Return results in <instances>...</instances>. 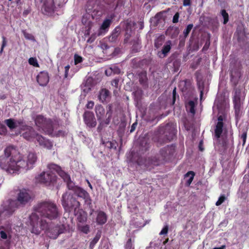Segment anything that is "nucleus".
<instances>
[{
  "label": "nucleus",
  "mask_w": 249,
  "mask_h": 249,
  "mask_svg": "<svg viewBox=\"0 0 249 249\" xmlns=\"http://www.w3.org/2000/svg\"><path fill=\"white\" fill-rule=\"evenodd\" d=\"M223 123L217 122L214 130L215 136L219 138L223 131Z\"/></svg>",
  "instance_id": "nucleus-24"
},
{
  "label": "nucleus",
  "mask_w": 249,
  "mask_h": 249,
  "mask_svg": "<svg viewBox=\"0 0 249 249\" xmlns=\"http://www.w3.org/2000/svg\"><path fill=\"white\" fill-rule=\"evenodd\" d=\"M247 138V134L246 133H243L241 136V138L243 140V144H244L246 142V140Z\"/></svg>",
  "instance_id": "nucleus-53"
},
{
  "label": "nucleus",
  "mask_w": 249,
  "mask_h": 249,
  "mask_svg": "<svg viewBox=\"0 0 249 249\" xmlns=\"http://www.w3.org/2000/svg\"><path fill=\"white\" fill-rule=\"evenodd\" d=\"M168 229H169V227H168V225H165L163 228L162 229V230L160 232V235H164V234H167V233H168Z\"/></svg>",
  "instance_id": "nucleus-43"
},
{
  "label": "nucleus",
  "mask_w": 249,
  "mask_h": 249,
  "mask_svg": "<svg viewBox=\"0 0 249 249\" xmlns=\"http://www.w3.org/2000/svg\"><path fill=\"white\" fill-rule=\"evenodd\" d=\"M6 133V128L5 126L0 122V134L3 135Z\"/></svg>",
  "instance_id": "nucleus-41"
},
{
  "label": "nucleus",
  "mask_w": 249,
  "mask_h": 249,
  "mask_svg": "<svg viewBox=\"0 0 249 249\" xmlns=\"http://www.w3.org/2000/svg\"><path fill=\"white\" fill-rule=\"evenodd\" d=\"M130 36V35H128V34L125 35V38L124 39V43H126L128 42V41L129 39Z\"/></svg>",
  "instance_id": "nucleus-57"
},
{
  "label": "nucleus",
  "mask_w": 249,
  "mask_h": 249,
  "mask_svg": "<svg viewBox=\"0 0 249 249\" xmlns=\"http://www.w3.org/2000/svg\"><path fill=\"white\" fill-rule=\"evenodd\" d=\"M233 103L234 104H242L239 92L236 91L235 95L234 97Z\"/></svg>",
  "instance_id": "nucleus-37"
},
{
  "label": "nucleus",
  "mask_w": 249,
  "mask_h": 249,
  "mask_svg": "<svg viewBox=\"0 0 249 249\" xmlns=\"http://www.w3.org/2000/svg\"><path fill=\"white\" fill-rule=\"evenodd\" d=\"M125 249H134V248L132 247V244L131 239H129L128 240L125 245Z\"/></svg>",
  "instance_id": "nucleus-44"
},
{
  "label": "nucleus",
  "mask_w": 249,
  "mask_h": 249,
  "mask_svg": "<svg viewBox=\"0 0 249 249\" xmlns=\"http://www.w3.org/2000/svg\"><path fill=\"white\" fill-rule=\"evenodd\" d=\"M195 176V173L193 171H189L185 175V178L188 179L186 180V184L189 186L192 183Z\"/></svg>",
  "instance_id": "nucleus-27"
},
{
  "label": "nucleus",
  "mask_w": 249,
  "mask_h": 249,
  "mask_svg": "<svg viewBox=\"0 0 249 249\" xmlns=\"http://www.w3.org/2000/svg\"><path fill=\"white\" fill-rule=\"evenodd\" d=\"M164 41V38L161 36L158 38L155 42V46L157 48H159L162 45Z\"/></svg>",
  "instance_id": "nucleus-31"
},
{
  "label": "nucleus",
  "mask_w": 249,
  "mask_h": 249,
  "mask_svg": "<svg viewBox=\"0 0 249 249\" xmlns=\"http://www.w3.org/2000/svg\"><path fill=\"white\" fill-rule=\"evenodd\" d=\"M22 32L26 39L33 41H36L35 37L32 34L27 33L25 30H23Z\"/></svg>",
  "instance_id": "nucleus-32"
},
{
  "label": "nucleus",
  "mask_w": 249,
  "mask_h": 249,
  "mask_svg": "<svg viewBox=\"0 0 249 249\" xmlns=\"http://www.w3.org/2000/svg\"><path fill=\"white\" fill-rule=\"evenodd\" d=\"M75 193L78 196L82 198H86L88 196L87 192L81 188H78Z\"/></svg>",
  "instance_id": "nucleus-29"
},
{
  "label": "nucleus",
  "mask_w": 249,
  "mask_h": 249,
  "mask_svg": "<svg viewBox=\"0 0 249 249\" xmlns=\"http://www.w3.org/2000/svg\"><path fill=\"white\" fill-rule=\"evenodd\" d=\"M37 159L34 152H29L26 156H23L14 147L9 146L5 149L4 154L0 156V166L9 171H27L33 167Z\"/></svg>",
  "instance_id": "nucleus-1"
},
{
  "label": "nucleus",
  "mask_w": 249,
  "mask_h": 249,
  "mask_svg": "<svg viewBox=\"0 0 249 249\" xmlns=\"http://www.w3.org/2000/svg\"><path fill=\"white\" fill-rule=\"evenodd\" d=\"M48 168L50 170H54L56 172L59 176L62 178L64 181L67 184L69 189H71L73 187V183L71 181L70 176L65 172L62 170L61 167L57 164L54 163H50L47 166Z\"/></svg>",
  "instance_id": "nucleus-7"
},
{
  "label": "nucleus",
  "mask_w": 249,
  "mask_h": 249,
  "mask_svg": "<svg viewBox=\"0 0 249 249\" xmlns=\"http://www.w3.org/2000/svg\"><path fill=\"white\" fill-rule=\"evenodd\" d=\"M91 81V79L87 80L86 83L83 84L82 87V90L85 93H88L91 89L92 86L90 85Z\"/></svg>",
  "instance_id": "nucleus-26"
},
{
  "label": "nucleus",
  "mask_w": 249,
  "mask_h": 249,
  "mask_svg": "<svg viewBox=\"0 0 249 249\" xmlns=\"http://www.w3.org/2000/svg\"><path fill=\"white\" fill-rule=\"evenodd\" d=\"M0 237L2 239H5L7 238V234L6 233L3 231H1L0 232Z\"/></svg>",
  "instance_id": "nucleus-52"
},
{
  "label": "nucleus",
  "mask_w": 249,
  "mask_h": 249,
  "mask_svg": "<svg viewBox=\"0 0 249 249\" xmlns=\"http://www.w3.org/2000/svg\"><path fill=\"white\" fill-rule=\"evenodd\" d=\"M191 4V0H184L183 5L184 6H189Z\"/></svg>",
  "instance_id": "nucleus-55"
},
{
  "label": "nucleus",
  "mask_w": 249,
  "mask_h": 249,
  "mask_svg": "<svg viewBox=\"0 0 249 249\" xmlns=\"http://www.w3.org/2000/svg\"><path fill=\"white\" fill-rule=\"evenodd\" d=\"M36 134H38L35 132L32 127L28 126L26 131L22 134V136L27 140L33 141L36 138Z\"/></svg>",
  "instance_id": "nucleus-18"
},
{
  "label": "nucleus",
  "mask_w": 249,
  "mask_h": 249,
  "mask_svg": "<svg viewBox=\"0 0 249 249\" xmlns=\"http://www.w3.org/2000/svg\"><path fill=\"white\" fill-rule=\"evenodd\" d=\"M50 1L51 3L49 6H48L47 3H45L44 6V10L48 11V12L53 11L54 9V4L52 0Z\"/></svg>",
  "instance_id": "nucleus-35"
},
{
  "label": "nucleus",
  "mask_w": 249,
  "mask_h": 249,
  "mask_svg": "<svg viewBox=\"0 0 249 249\" xmlns=\"http://www.w3.org/2000/svg\"><path fill=\"white\" fill-rule=\"evenodd\" d=\"M44 218L41 217L36 211L30 216V223L31 226V231L36 234H39L43 230L49 228V222Z\"/></svg>",
  "instance_id": "nucleus-3"
},
{
  "label": "nucleus",
  "mask_w": 249,
  "mask_h": 249,
  "mask_svg": "<svg viewBox=\"0 0 249 249\" xmlns=\"http://www.w3.org/2000/svg\"><path fill=\"white\" fill-rule=\"evenodd\" d=\"M18 206L17 205V202L16 200H11L9 202V204L7 206L8 207L5 208L2 212V213L4 215H10L15 211V208L18 207ZM5 207H7V205H5Z\"/></svg>",
  "instance_id": "nucleus-17"
},
{
  "label": "nucleus",
  "mask_w": 249,
  "mask_h": 249,
  "mask_svg": "<svg viewBox=\"0 0 249 249\" xmlns=\"http://www.w3.org/2000/svg\"><path fill=\"white\" fill-rule=\"evenodd\" d=\"M109 95V91L107 89H103L100 90L98 98L102 102H103L106 100Z\"/></svg>",
  "instance_id": "nucleus-23"
},
{
  "label": "nucleus",
  "mask_w": 249,
  "mask_h": 249,
  "mask_svg": "<svg viewBox=\"0 0 249 249\" xmlns=\"http://www.w3.org/2000/svg\"><path fill=\"white\" fill-rule=\"evenodd\" d=\"M62 204L66 210L73 208L75 212L78 209L80 206V202L67 193L64 194L62 196Z\"/></svg>",
  "instance_id": "nucleus-6"
},
{
  "label": "nucleus",
  "mask_w": 249,
  "mask_h": 249,
  "mask_svg": "<svg viewBox=\"0 0 249 249\" xmlns=\"http://www.w3.org/2000/svg\"><path fill=\"white\" fill-rule=\"evenodd\" d=\"M193 27V24H190L187 26L186 28L184 30L183 34L185 38H186L188 36L190 32L191 31Z\"/></svg>",
  "instance_id": "nucleus-34"
},
{
  "label": "nucleus",
  "mask_w": 249,
  "mask_h": 249,
  "mask_svg": "<svg viewBox=\"0 0 249 249\" xmlns=\"http://www.w3.org/2000/svg\"><path fill=\"white\" fill-rule=\"evenodd\" d=\"M140 81L141 83H144L145 82L144 79H142V78H140Z\"/></svg>",
  "instance_id": "nucleus-61"
},
{
  "label": "nucleus",
  "mask_w": 249,
  "mask_h": 249,
  "mask_svg": "<svg viewBox=\"0 0 249 249\" xmlns=\"http://www.w3.org/2000/svg\"><path fill=\"white\" fill-rule=\"evenodd\" d=\"M78 229L81 232L87 234L89 231V227L88 225L77 223Z\"/></svg>",
  "instance_id": "nucleus-25"
},
{
  "label": "nucleus",
  "mask_w": 249,
  "mask_h": 249,
  "mask_svg": "<svg viewBox=\"0 0 249 249\" xmlns=\"http://www.w3.org/2000/svg\"><path fill=\"white\" fill-rule=\"evenodd\" d=\"M147 162V163H146V165H149L150 164H152L154 165H157L159 164L158 162V161H157L156 160H148Z\"/></svg>",
  "instance_id": "nucleus-45"
},
{
  "label": "nucleus",
  "mask_w": 249,
  "mask_h": 249,
  "mask_svg": "<svg viewBox=\"0 0 249 249\" xmlns=\"http://www.w3.org/2000/svg\"><path fill=\"white\" fill-rule=\"evenodd\" d=\"M179 17V13L178 12L176 13L173 17V22L174 23L178 22Z\"/></svg>",
  "instance_id": "nucleus-46"
},
{
  "label": "nucleus",
  "mask_w": 249,
  "mask_h": 249,
  "mask_svg": "<svg viewBox=\"0 0 249 249\" xmlns=\"http://www.w3.org/2000/svg\"><path fill=\"white\" fill-rule=\"evenodd\" d=\"M101 233L100 232H97L95 237L93 238V239L91 241L90 243L89 247L91 249H92L93 248L94 245L99 241Z\"/></svg>",
  "instance_id": "nucleus-30"
},
{
  "label": "nucleus",
  "mask_w": 249,
  "mask_h": 249,
  "mask_svg": "<svg viewBox=\"0 0 249 249\" xmlns=\"http://www.w3.org/2000/svg\"><path fill=\"white\" fill-rule=\"evenodd\" d=\"M242 104H234L235 113L236 116L239 115L240 112V108Z\"/></svg>",
  "instance_id": "nucleus-38"
},
{
  "label": "nucleus",
  "mask_w": 249,
  "mask_h": 249,
  "mask_svg": "<svg viewBox=\"0 0 249 249\" xmlns=\"http://www.w3.org/2000/svg\"><path fill=\"white\" fill-rule=\"evenodd\" d=\"M175 135V132H174V131H173L170 134L168 138H167V141H170L174 139Z\"/></svg>",
  "instance_id": "nucleus-50"
},
{
  "label": "nucleus",
  "mask_w": 249,
  "mask_h": 249,
  "mask_svg": "<svg viewBox=\"0 0 249 249\" xmlns=\"http://www.w3.org/2000/svg\"><path fill=\"white\" fill-rule=\"evenodd\" d=\"M85 124L89 127H94L96 125V121L93 112L87 111L83 115Z\"/></svg>",
  "instance_id": "nucleus-11"
},
{
  "label": "nucleus",
  "mask_w": 249,
  "mask_h": 249,
  "mask_svg": "<svg viewBox=\"0 0 249 249\" xmlns=\"http://www.w3.org/2000/svg\"><path fill=\"white\" fill-rule=\"evenodd\" d=\"M221 14L224 18L223 23L226 24L229 21V15L224 9L221 11Z\"/></svg>",
  "instance_id": "nucleus-33"
},
{
  "label": "nucleus",
  "mask_w": 249,
  "mask_h": 249,
  "mask_svg": "<svg viewBox=\"0 0 249 249\" xmlns=\"http://www.w3.org/2000/svg\"><path fill=\"white\" fill-rule=\"evenodd\" d=\"M118 84V80L116 79H114L111 82V85L112 86L117 88Z\"/></svg>",
  "instance_id": "nucleus-54"
},
{
  "label": "nucleus",
  "mask_w": 249,
  "mask_h": 249,
  "mask_svg": "<svg viewBox=\"0 0 249 249\" xmlns=\"http://www.w3.org/2000/svg\"><path fill=\"white\" fill-rule=\"evenodd\" d=\"M5 123L10 129H15L22 124L21 121H15L12 119L5 120Z\"/></svg>",
  "instance_id": "nucleus-19"
},
{
  "label": "nucleus",
  "mask_w": 249,
  "mask_h": 249,
  "mask_svg": "<svg viewBox=\"0 0 249 249\" xmlns=\"http://www.w3.org/2000/svg\"><path fill=\"white\" fill-rule=\"evenodd\" d=\"M176 94V88H175L173 91V104H174V103L175 102Z\"/></svg>",
  "instance_id": "nucleus-56"
},
{
  "label": "nucleus",
  "mask_w": 249,
  "mask_h": 249,
  "mask_svg": "<svg viewBox=\"0 0 249 249\" xmlns=\"http://www.w3.org/2000/svg\"><path fill=\"white\" fill-rule=\"evenodd\" d=\"M110 23L111 20L110 19H107L104 20L100 29L98 30L97 36H99L102 35L104 33V31L109 27Z\"/></svg>",
  "instance_id": "nucleus-21"
},
{
  "label": "nucleus",
  "mask_w": 249,
  "mask_h": 249,
  "mask_svg": "<svg viewBox=\"0 0 249 249\" xmlns=\"http://www.w3.org/2000/svg\"><path fill=\"white\" fill-rule=\"evenodd\" d=\"M63 232V230L59 227H55L53 230L48 231V236L53 239H56L58 235Z\"/></svg>",
  "instance_id": "nucleus-20"
},
{
  "label": "nucleus",
  "mask_w": 249,
  "mask_h": 249,
  "mask_svg": "<svg viewBox=\"0 0 249 249\" xmlns=\"http://www.w3.org/2000/svg\"><path fill=\"white\" fill-rule=\"evenodd\" d=\"M70 68V66L69 65H68L65 67V75H64L65 78L68 77V72H69Z\"/></svg>",
  "instance_id": "nucleus-48"
},
{
  "label": "nucleus",
  "mask_w": 249,
  "mask_h": 249,
  "mask_svg": "<svg viewBox=\"0 0 249 249\" xmlns=\"http://www.w3.org/2000/svg\"><path fill=\"white\" fill-rule=\"evenodd\" d=\"M82 61V57L77 54L74 55V62L75 64H77Z\"/></svg>",
  "instance_id": "nucleus-42"
},
{
  "label": "nucleus",
  "mask_w": 249,
  "mask_h": 249,
  "mask_svg": "<svg viewBox=\"0 0 249 249\" xmlns=\"http://www.w3.org/2000/svg\"><path fill=\"white\" fill-rule=\"evenodd\" d=\"M226 199V197L224 195L221 196L218 200L216 201L215 205L216 206L220 205Z\"/></svg>",
  "instance_id": "nucleus-39"
},
{
  "label": "nucleus",
  "mask_w": 249,
  "mask_h": 249,
  "mask_svg": "<svg viewBox=\"0 0 249 249\" xmlns=\"http://www.w3.org/2000/svg\"><path fill=\"white\" fill-rule=\"evenodd\" d=\"M31 194L29 191L22 189L19 191L18 195L17 201L22 205H24L31 200Z\"/></svg>",
  "instance_id": "nucleus-9"
},
{
  "label": "nucleus",
  "mask_w": 249,
  "mask_h": 249,
  "mask_svg": "<svg viewBox=\"0 0 249 249\" xmlns=\"http://www.w3.org/2000/svg\"><path fill=\"white\" fill-rule=\"evenodd\" d=\"M2 42L1 49L0 50V53H2L4 48L7 45V40H6V37L5 36H3L2 37Z\"/></svg>",
  "instance_id": "nucleus-40"
},
{
  "label": "nucleus",
  "mask_w": 249,
  "mask_h": 249,
  "mask_svg": "<svg viewBox=\"0 0 249 249\" xmlns=\"http://www.w3.org/2000/svg\"><path fill=\"white\" fill-rule=\"evenodd\" d=\"M102 143L103 144L105 145V146L109 148V149H116V143L114 142H110L107 141L104 142L103 140L102 141Z\"/></svg>",
  "instance_id": "nucleus-28"
},
{
  "label": "nucleus",
  "mask_w": 249,
  "mask_h": 249,
  "mask_svg": "<svg viewBox=\"0 0 249 249\" xmlns=\"http://www.w3.org/2000/svg\"><path fill=\"white\" fill-rule=\"evenodd\" d=\"M202 96V91H201V94H200V98H201Z\"/></svg>",
  "instance_id": "nucleus-64"
},
{
  "label": "nucleus",
  "mask_w": 249,
  "mask_h": 249,
  "mask_svg": "<svg viewBox=\"0 0 249 249\" xmlns=\"http://www.w3.org/2000/svg\"><path fill=\"white\" fill-rule=\"evenodd\" d=\"M35 123L37 126L42 128L43 130L49 133H52L53 128L52 122L50 119L46 120L42 115H37L35 119Z\"/></svg>",
  "instance_id": "nucleus-8"
},
{
  "label": "nucleus",
  "mask_w": 249,
  "mask_h": 249,
  "mask_svg": "<svg viewBox=\"0 0 249 249\" xmlns=\"http://www.w3.org/2000/svg\"><path fill=\"white\" fill-rule=\"evenodd\" d=\"M94 103L93 101H89L86 105V107L88 109H92L94 106Z\"/></svg>",
  "instance_id": "nucleus-47"
},
{
  "label": "nucleus",
  "mask_w": 249,
  "mask_h": 249,
  "mask_svg": "<svg viewBox=\"0 0 249 249\" xmlns=\"http://www.w3.org/2000/svg\"><path fill=\"white\" fill-rule=\"evenodd\" d=\"M28 61L30 65H33V66L36 67H38L39 66L38 64L37 63V61L36 58L31 57L29 58Z\"/></svg>",
  "instance_id": "nucleus-36"
},
{
  "label": "nucleus",
  "mask_w": 249,
  "mask_h": 249,
  "mask_svg": "<svg viewBox=\"0 0 249 249\" xmlns=\"http://www.w3.org/2000/svg\"><path fill=\"white\" fill-rule=\"evenodd\" d=\"M218 122H221V123H223L222 122V121H223V118H222V117L221 116H219L218 118Z\"/></svg>",
  "instance_id": "nucleus-60"
},
{
  "label": "nucleus",
  "mask_w": 249,
  "mask_h": 249,
  "mask_svg": "<svg viewBox=\"0 0 249 249\" xmlns=\"http://www.w3.org/2000/svg\"><path fill=\"white\" fill-rule=\"evenodd\" d=\"M226 248L225 245H222L221 247L219 248H214L213 249H225Z\"/></svg>",
  "instance_id": "nucleus-59"
},
{
  "label": "nucleus",
  "mask_w": 249,
  "mask_h": 249,
  "mask_svg": "<svg viewBox=\"0 0 249 249\" xmlns=\"http://www.w3.org/2000/svg\"><path fill=\"white\" fill-rule=\"evenodd\" d=\"M171 44L172 43L170 40H168L167 42H166L162 50L158 52V56L160 58L165 57L167 56V54L170 51V50L171 49Z\"/></svg>",
  "instance_id": "nucleus-15"
},
{
  "label": "nucleus",
  "mask_w": 249,
  "mask_h": 249,
  "mask_svg": "<svg viewBox=\"0 0 249 249\" xmlns=\"http://www.w3.org/2000/svg\"><path fill=\"white\" fill-rule=\"evenodd\" d=\"M74 214L76 216L77 223L84 224L87 220V214L82 209H78L74 212Z\"/></svg>",
  "instance_id": "nucleus-16"
},
{
  "label": "nucleus",
  "mask_w": 249,
  "mask_h": 249,
  "mask_svg": "<svg viewBox=\"0 0 249 249\" xmlns=\"http://www.w3.org/2000/svg\"><path fill=\"white\" fill-rule=\"evenodd\" d=\"M175 152V148L174 146H167V147H165L161 149L160 151V155H161V158H159L157 160L160 161L165 160L166 159H168L170 157V156L172 155Z\"/></svg>",
  "instance_id": "nucleus-10"
},
{
  "label": "nucleus",
  "mask_w": 249,
  "mask_h": 249,
  "mask_svg": "<svg viewBox=\"0 0 249 249\" xmlns=\"http://www.w3.org/2000/svg\"><path fill=\"white\" fill-rule=\"evenodd\" d=\"M50 170L43 172L36 177L37 182L44 184L46 186L53 185L56 181V177L53 171Z\"/></svg>",
  "instance_id": "nucleus-5"
},
{
  "label": "nucleus",
  "mask_w": 249,
  "mask_h": 249,
  "mask_svg": "<svg viewBox=\"0 0 249 249\" xmlns=\"http://www.w3.org/2000/svg\"><path fill=\"white\" fill-rule=\"evenodd\" d=\"M121 32V28L119 26L116 27L112 32L111 35L108 37V40L112 43L117 42L120 37Z\"/></svg>",
  "instance_id": "nucleus-14"
},
{
  "label": "nucleus",
  "mask_w": 249,
  "mask_h": 249,
  "mask_svg": "<svg viewBox=\"0 0 249 249\" xmlns=\"http://www.w3.org/2000/svg\"><path fill=\"white\" fill-rule=\"evenodd\" d=\"M95 111L97 119L100 122L99 126L109 124L112 114L111 105L108 106L107 112L101 105H96L95 107ZM99 127L98 129L99 128Z\"/></svg>",
  "instance_id": "nucleus-4"
},
{
  "label": "nucleus",
  "mask_w": 249,
  "mask_h": 249,
  "mask_svg": "<svg viewBox=\"0 0 249 249\" xmlns=\"http://www.w3.org/2000/svg\"><path fill=\"white\" fill-rule=\"evenodd\" d=\"M107 220V215L103 212H100L98 213L96 221L98 224H105Z\"/></svg>",
  "instance_id": "nucleus-22"
},
{
  "label": "nucleus",
  "mask_w": 249,
  "mask_h": 249,
  "mask_svg": "<svg viewBox=\"0 0 249 249\" xmlns=\"http://www.w3.org/2000/svg\"><path fill=\"white\" fill-rule=\"evenodd\" d=\"M135 45H136V47L137 48L136 51H138V50H139L141 48L140 43V41L139 40H138L136 42V44H134V43L133 44V47H135Z\"/></svg>",
  "instance_id": "nucleus-51"
},
{
  "label": "nucleus",
  "mask_w": 249,
  "mask_h": 249,
  "mask_svg": "<svg viewBox=\"0 0 249 249\" xmlns=\"http://www.w3.org/2000/svg\"><path fill=\"white\" fill-rule=\"evenodd\" d=\"M189 104L191 107L190 111L192 113H195V109H194V103L193 101H190L189 102Z\"/></svg>",
  "instance_id": "nucleus-49"
},
{
  "label": "nucleus",
  "mask_w": 249,
  "mask_h": 249,
  "mask_svg": "<svg viewBox=\"0 0 249 249\" xmlns=\"http://www.w3.org/2000/svg\"><path fill=\"white\" fill-rule=\"evenodd\" d=\"M137 125V123H134L131 127V129L130 130V132H132L133 131H134V130L135 129V128H136V126Z\"/></svg>",
  "instance_id": "nucleus-58"
},
{
  "label": "nucleus",
  "mask_w": 249,
  "mask_h": 249,
  "mask_svg": "<svg viewBox=\"0 0 249 249\" xmlns=\"http://www.w3.org/2000/svg\"><path fill=\"white\" fill-rule=\"evenodd\" d=\"M41 217L52 220L59 215V211L56 204L51 201H44L39 203L35 208Z\"/></svg>",
  "instance_id": "nucleus-2"
},
{
  "label": "nucleus",
  "mask_w": 249,
  "mask_h": 249,
  "mask_svg": "<svg viewBox=\"0 0 249 249\" xmlns=\"http://www.w3.org/2000/svg\"><path fill=\"white\" fill-rule=\"evenodd\" d=\"M201 142H200L199 144V149L201 151H203V149L202 148V146H201Z\"/></svg>",
  "instance_id": "nucleus-62"
},
{
  "label": "nucleus",
  "mask_w": 249,
  "mask_h": 249,
  "mask_svg": "<svg viewBox=\"0 0 249 249\" xmlns=\"http://www.w3.org/2000/svg\"><path fill=\"white\" fill-rule=\"evenodd\" d=\"M168 240V239H167L166 241H165L164 242V243H164V244H165L167 242Z\"/></svg>",
  "instance_id": "nucleus-63"
},
{
  "label": "nucleus",
  "mask_w": 249,
  "mask_h": 249,
  "mask_svg": "<svg viewBox=\"0 0 249 249\" xmlns=\"http://www.w3.org/2000/svg\"><path fill=\"white\" fill-rule=\"evenodd\" d=\"M38 84L41 86H46L49 81V77L47 72H40L36 77Z\"/></svg>",
  "instance_id": "nucleus-13"
},
{
  "label": "nucleus",
  "mask_w": 249,
  "mask_h": 249,
  "mask_svg": "<svg viewBox=\"0 0 249 249\" xmlns=\"http://www.w3.org/2000/svg\"><path fill=\"white\" fill-rule=\"evenodd\" d=\"M36 139L38 142L39 145L44 148L50 149L53 147L52 142L39 134H36Z\"/></svg>",
  "instance_id": "nucleus-12"
}]
</instances>
